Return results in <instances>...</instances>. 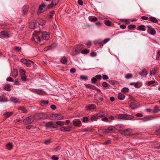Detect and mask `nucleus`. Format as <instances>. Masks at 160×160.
<instances>
[{
	"instance_id": "1",
	"label": "nucleus",
	"mask_w": 160,
	"mask_h": 160,
	"mask_svg": "<svg viewBox=\"0 0 160 160\" xmlns=\"http://www.w3.org/2000/svg\"><path fill=\"white\" fill-rule=\"evenodd\" d=\"M47 8H48V5L47 6V5L45 3L42 4L39 7L37 14L39 15L41 13L47 10Z\"/></svg>"
},
{
	"instance_id": "2",
	"label": "nucleus",
	"mask_w": 160,
	"mask_h": 160,
	"mask_svg": "<svg viewBox=\"0 0 160 160\" xmlns=\"http://www.w3.org/2000/svg\"><path fill=\"white\" fill-rule=\"evenodd\" d=\"M128 103L129 107L132 109H134L137 108V102L133 99L129 100Z\"/></svg>"
},
{
	"instance_id": "3",
	"label": "nucleus",
	"mask_w": 160,
	"mask_h": 160,
	"mask_svg": "<svg viewBox=\"0 0 160 160\" xmlns=\"http://www.w3.org/2000/svg\"><path fill=\"white\" fill-rule=\"evenodd\" d=\"M34 119L35 118L33 116H29L24 119L23 120V122L25 124H28L32 122Z\"/></svg>"
},
{
	"instance_id": "4",
	"label": "nucleus",
	"mask_w": 160,
	"mask_h": 160,
	"mask_svg": "<svg viewBox=\"0 0 160 160\" xmlns=\"http://www.w3.org/2000/svg\"><path fill=\"white\" fill-rule=\"evenodd\" d=\"M21 61L23 63L25 64L27 67H30L34 64V62L33 61L25 58L22 59L21 60Z\"/></svg>"
},
{
	"instance_id": "5",
	"label": "nucleus",
	"mask_w": 160,
	"mask_h": 160,
	"mask_svg": "<svg viewBox=\"0 0 160 160\" xmlns=\"http://www.w3.org/2000/svg\"><path fill=\"white\" fill-rule=\"evenodd\" d=\"M19 72L20 74L21 79L23 81H26L27 78L25 75V72L22 69H21L19 70Z\"/></svg>"
},
{
	"instance_id": "6",
	"label": "nucleus",
	"mask_w": 160,
	"mask_h": 160,
	"mask_svg": "<svg viewBox=\"0 0 160 160\" xmlns=\"http://www.w3.org/2000/svg\"><path fill=\"white\" fill-rule=\"evenodd\" d=\"M72 123L74 126L80 127L81 126L82 122L79 119H75L72 121Z\"/></svg>"
},
{
	"instance_id": "7",
	"label": "nucleus",
	"mask_w": 160,
	"mask_h": 160,
	"mask_svg": "<svg viewBox=\"0 0 160 160\" xmlns=\"http://www.w3.org/2000/svg\"><path fill=\"white\" fill-rule=\"evenodd\" d=\"M50 38L49 34L47 32H43L42 35V39H44L47 40H48Z\"/></svg>"
},
{
	"instance_id": "8",
	"label": "nucleus",
	"mask_w": 160,
	"mask_h": 160,
	"mask_svg": "<svg viewBox=\"0 0 160 160\" xmlns=\"http://www.w3.org/2000/svg\"><path fill=\"white\" fill-rule=\"evenodd\" d=\"M40 37L36 34H33L32 36V40H33L36 42H39L41 41Z\"/></svg>"
},
{
	"instance_id": "9",
	"label": "nucleus",
	"mask_w": 160,
	"mask_h": 160,
	"mask_svg": "<svg viewBox=\"0 0 160 160\" xmlns=\"http://www.w3.org/2000/svg\"><path fill=\"white\" fill-rule=\"evenodd\" d=\"M104 130L107 133L114 132L115 131V128L112 126H109L107 129H104Z\"/></svg>"
},
{
	"instance_id": "10",
	"label": "nucleus",
	"mask_w": 160,
	"mask_h": 160,
	"mask_svg": "<svg viewBox=\"0 0 160 160\" xmlns=\"http://www.w3.org/2000/svg\"><path fill=\"white\" fill-rule=\"evenodd\" d=\"M58 2L59 0H53L50 4L48 5V8H53L58 3Z\"/></svg>"
},
{
	"instance_id": "11",
	"label": "nucleus",
	"mask_w": 160,
	"mask_h": 160,
	"mask_svg": "<svg viewBox=\"0 0 160 160\" xmlns=\"http://www.w3.org/2000/svg\"><path fill=\"white\" fill-rule=\"evenodd\" d=\"M72 127H69V126H66V127H63L61 128L60 129V130L62 132H68L70 131V130L72 129Z\"/></svg>"
},
{
	"instance_id": "12",
	"label": "nucleus",
	"mask_w": 160,
	"mask_h": 160,
	"mask_svg": "<svg viewBox=\"0 0 160 160\" xmlns=\"http://www.w3.org/2000/svg\"><path fill=\"white\" fill-rule=\"evenodd\" d=\"M83 45L82 44H78L76 45L75 48V52H76L79 53L78 51H80L83 48Z\"/></svg>"
},
{
	"instance_id": "13",
	"label": "nucleus",
	"mask_w": 160,
	"mask_h": 160,
	"mask_svg": "<svg viewBox=\"0 0 160 160\" xmlns=\"http://www.w3.org/2000/svg\"><path fill=\"white\" fill-rule=\"evenodd\" d=\"M9 37L8 33L6 31H2L0 32V38H4L6 37Z\"/></svg>"
},
{
	"instance_id": "14",
	"label": "nucleus",
	"mask_w": 160,
	"mask_h": 160,
	"mask_svg": "<svg viewBox=\"0 0 160 160\" xmlns=\"http://www.w3.org/2000/svg\"><path fill=\"white\" fill-rule=\"evenodd\" d=\"M53 122L52 121H50L45 123V127L46 128V129H51L52 128L53 126Z\"/></svg>"
},
{
	"instance_id": "15",
	"label": "nucleus",
	"mask_w": 160,
	"mask_h": 160,
	"mask_svg": "<svg viewBox=\"0 0 160 160\" xmlns=\"http://www.w3.org/2000/svg\"><path fill=\"white\" fill-rule=\"evenodd\" d=\"M139 74L141 76L144 77H146L147 75L148 72L145 68H143L142 71L139 72Z\"/></svg>"
},
{
	"instance_id": "16",
	"label": "nucleus",
	"mask_w": 160,
	"mask_h": 160,
	"mask_svg": "<svg viewBox=\"0 0 160 160\" xmlns=\"http://www.w3.org/2000/svg\"><path fill=\"white\" fill-rule=\"evenodd\" d=\"M52 117H54L55 119H62L63 118V116L60 114H52Z\"/></svg>"
},
{
	"instance_id": "17",
	"label": "nucleus",
	"mask_w": 160,
	"mask_h": 160,
	"mask_svg": "<svg viewBox=\"0 0 160 160\" xmlns=\"http://www.w3.org/2000/svg\"><path fill=\"white\" fill-rule=\"evenodd\" d=\"M55 46L56 44L54 43H53L52 45L45 48L44 50L45 51H47L49 50H52L53 49Z\"/></svg>"
},
{
	"instance_id": "18",
	"label": "nucleus",
	"mask_w": 160,
	"mask_h": 160,
	"mask_svg": "<svg viewBox=\"0 0 160 160\" xmlns=\"http://www.w3.org/2000/svg\"><path fill=\"white\" fill-rule=\"evenodd\" d=\"M131 130L130 129H127L123 131L122 132V134H124L125 135L128 136L130 135Z\"/></svg>"
},
{
	"instance_id": "19",
	"label": "nucleus",
	"mask_w": 160,
	"mask_h": 160,
	"mask_svg": "<svg viewBox=\"0 0 160 160\" xmlns=\"http://www.w3.org/2000/svg\"><path fill=\"white\" fill-rule=\"evenodd\" d=\"M28 6L27 5L24 6L22 8V12L23 15L26 14L28 12Z\"/></svg>"
},
{
	"instance_id": "20",
	"label": "nucleus",
	"mask_w": 160,
	"mask_h": 160,
	"mask_svg": "<svg viewBox=\"0 0 160 160\" xmlns=\"http://www.w3.org/2000/svg\"><path fill=\"white\" fill-rule=\"evenodd\" d=\"M148 32L152 35H154L156 34V32L154 29L152 28L147 30Z\"/></svg>"
},
{
	"instance_id": "21",
	"label": "nucleus",
	"mask_w": 160,
	"mask_h": 160,
	"mask_svg": "<svg viewBox=\"0 0 160 160\" xmlns=\"http://www.w3.org/2000/svg\"><path fill=\"white\" fill-rule=\"evenodd\" d=\"M124 120H131L134 117L132 115L125 114Z\"/></svg>"
},
{
	"instance_id": "22",
	"label": "nucleus",
	"mask_w": 160,
	"mask_h": 160,
	"mask_svg": "<svg viewBox=\"0 0 160 160\" xmlns=\"http://www.w3.org/2000/svg\"><path fill=\"white\" fill-rule=\"evenodd\" d=\"M149 20L153 23H157L158 22V20L155 17L152 16L149 18Z\"/></svg>"
},
{
	"instance_id": "23",
	"label": "nucleus",
	"mask_w": 160,
	"mask_h": 160,
	"mask_svg": "<svg viewBox=\"0 0 160 160\" xmlns=\"http://www.w3.org/2000/svg\"><path fill=\"white\" fill-rule=\"evenodd\" d=\"M86 108L87 110H90L91 109H94L95 108V106L93 104H90L86 106Z\"/></svg>"
},
{
	"instance_id": "24",
	"label": "nucleus",
	"mask_w": 160,
	"mask_h": 160,
	"mask_svg": "<svg viewBox=\"0 0 160 160\" xmlns=\"http://www.w3.org/2000/svg\"><path fill=\"white\" fill-rule=\"evenodd\" d=\"M125 98V96L121 92L118 93V98L120 100H123Z\"/></svg>"
},
{
	"instance_id": "25",
	"label": "nucleus",
	"mask_w": 160,
	"mask_h": 160,
	"mask_svg": "<svg viewBox=\"0 0 160 160\" xmlns=\"http://www.w3.org/2000/svg\"><path fill=\"white\" fill-rule=\"evenodd\" d=\"M18 109L21 110L22 113H26L27 112V109L23 107H20L18 108Z\"/></svg>"
},
{
	"instance_id": "26",
	"label": "nucleus",
	"mask_w": 160,
	"mask_h": 160,
	"mask_svg": "<svg viewBox=\"0 0 160 160\" xmlns=\"http://www.w3.org/2000/svg\"><path fill=\"white\" fill-rule=\"evenodd\" d=\"M37 115L38 117V118L40 119L45 118V114L43 113H38Z\"/></svg>"
},
{
	"instance_id": "27",
	"label": "nucleus",
	"mask_w": 160,
	"mask_h": 160,
	"mask_svg": "<svg viewBox=\"0 0 160 160\" xmlns=\"http://www.w3.org/2000/svg\"><path fill=\"white\" fill-rule=\"evenodd\" d=\"M68 61V58L65 57H62L61 59V62L63 64H66Z\"/></svg>"
},
{
	"instance_id": "28",
	"label": "nucleus",
	"mask_w": 160,
	"mask_h": 160,
	"mask_svg": "<svg viewBox=\"0 0 160 160\" xmlns=\"http://www.w3.org/2000/svg\"><path fill=\"white\" fill-rule=\"evenodd\" d=\"M145 26L144 25H141L137 27V29L138 30L145 31L146 29L145 28Z\"/></svg>"
},
{
	"instance_id": "29",
	"label": "nucleus",
	"mask_w": 160,
	"mask_h": 160,
	"mask_svg": "<svg viewBox=\"0 0 160 160\" xmlns=\"http://www.w3.org/2000/svg\"><path fill=\"white\" fill-rule=\"evenodd\" d=\"M4 89L8 91H9L11 90V85L10 84H8L4 86Z\"/></svg>"
},
{
	"instance_id": "30",
	"label": "nucleus",
	"mask_w": 160,
	"mask_h": 160,
	"mask_svg": "<svg viewBox=\"0 0 160 160\" xmlns=\"http://www.w3.org/2000/svg\"><path fill=\"white\" fill-rule=\"evenodd\" d=\"M18 74V71L15 70V69L13 70V71L12 72V76L14 77H16Z\"/></svg>"
},
{
	"instance_id": "31",
	"label": "nucleus",
	"mask_w": 160,
	"mask_h": 160,
	"mask_svg": "<svg viewBox=\"0 0 160 160\" xmlns=\"http://www.w3.org/2000/svg\"><path fill=\"white\" fill-rule=\"evenodd\" d=\"M46 22V21L41 19H39L38 21V24L41 26H42Z\"/></svg>"
},
{
	"instance_id": "32",
	"label": "nucleus",
	"mask_w": 160,
	"mask_h": 160,
	"mask_svg": "<svg viewBox=\"0 0 160 160\" xmlns=\"http://www.w3.org/2000/svg\"><path fill=\"white\" fill-rule=\"evenodd\" d=\"M86 86L87 88L92 89V90H96V87L92 85L87 84Z\"/></svg>"
},
{
	"instance_id": "33",
	"label": "nucleus",
	"mask_w": 160,
	"mask_h": 160,
	"mask_svg": "<svg viewBox=\"0 0 160 160\" xmlns=\"http://www.w3.org/2000/svg\"><path fill=\"white\" fill-rule=\"evenodd\" d=\"M160 111V110L159 109V107L156 105L154 108L153 112L156 113Z\"/></svg>"
},
{
	"instance_id": "34",
	"label": "nucleus",
	"mask_w": 160,
	"mask_h": 160,
	"mask_svg": "<svg viewBox=\"0 0 160 160\" xmlns=\"http://www.w3.org/2000/svg\"><path fill=\"white\" fill-rule=\"evenodd\" d=\"M8 101L7 98L5 97L0 96V102H7Z\"/></svg>"
},
{
	"instance_id": "35",
	"label": "nucleus",
	"mask_w": 160,
	"mask_h": 160,
	"mask_svg": "<svg viewBox=\"0 0 160 160\" xmlns=\"http://www.w3.org/2000/svg\"><path fill=\"white\" fill-rule=\"evenodd\" d=\"M80 78L82 80L86 81L88 79V77L86 76L81 75L80 76Z\"/></svg>"
},
{
	"instance_id": "36",
	"label": "nucleus",
	"mask_w": 160,
	"mask_h": 160,
	"mask_svg": "<svg viewBox=\"0 0 160 160\" xmlns=\"http://www.w3.org/2000/svg\"><path fill=\"white\" fill-rule=\"evenodd\" d=\"M13 113L11 112H7L4 114V116L6 118H8L13 114Z\"/></svg>"
},
{
	"instance_id": "37",
	"label": "nucleus",
	"mask_w": 160,
	"mask_h": 160,
	"mask_svg": "<svg viewBox=\"0 0 160 160\" xmlns=\"http://www.w3.org/2000/svg\"><path fill=\"white\" fill-rule=\"evenodd\" d=\"M98 119V118L97 117L96 115H93L91 116L90 119L91 120V122H93V121H97Z\"/></svg>"
},
{
	"instance_id": "38",
	"label": "nucleus",
	"mask_w": 160,
	"mask_h": 160,
	"mask_svg": "<svg viewBox=\"0 0 160 160\" xmlns=\"http://www.w3.org/2000/svg\"><path fill=\"white\" fill-rule=\"evenodd\" d=\"M6 147L7 149L10 150L12 148L13 145L12 143H9L6 144Z\"/></svg>"
},
{
	"instance_id": "39",
	"label": "nucleus",
	"mask_w": 160,
	"mask_h": 160,
	"mask_svg": "<svg viewBox=\"0 0 160 160\" xmlns=\"http://www.w3.org/2000/svg\"><path fill=\"white\" fill-rule=\"evenodd\" d=\"M121 91L123 93H127L129 92V89L128 88L124 87L122 89Z\"/></svg>"
},
{
	"instance_id": "40",
	"label": "nucleus",
	"mask_w": 160,
	"mask_h": 160,
	"mask_svg": "<svg viewBox=\"0 0 160 160\" xmlns=\"http://www.w3.org/2000/svg\"><path fill=\"white\" fill-rule=\"evenodd\" d=\"M11 101L14 102V103H16L18 102V100L16 98H10Z\"/></svg>"
},
{
	"instance_id": "41",
	"label": "nucleus",
	"mask_w": 160,
	"mask_h": 160,
	"mask_svg": "<svg viewBox=\"0 0 160 160\" xmlns=\"http://www.w3.org/2000/svg\"><path fill=\"white\" fill-rule=\"evenodd\" d=\"M29 27L31 29H34L35 27V23L34 22H31L29 23Z\"/></svg>"
},
{
	"instance_id": "42",
	"label": "nucleus",
	"mask_w": 160,
	"mask_h": 160,
	"mask_svg": "<svg viewBox=\"0 0 160 160\" xmlns=\"http://www.w3.org/2000/svg\"><path fill=\"white\" fill-rule=\"evenodd\" d=\"M55 14V11H52L50 12L49 15H48V16L49 17V18L50 19L52 18L53 16Z\"/></svg>"
},
{
	"instance_id": "43",
	"label": "nucleus",
	"mask_w": 160,
	"mask_h": 160,
	"mask_svg": "<svg viewBox=\"0 0 160 160\" xmlns=\"http://www.w3.org/2000/svg\"><path fill=\"white\" fill-rule=\"evenodd\" d=\"M125 114H119L118 115V118L119 119L124 120Z\"/></svg>"
},
{
	"instance_id": "44",
	"label": "nucleus",
	"mask_w": 160,
	"mask_h": 160,
	"mask_svg": "<svg viewBox=\"0 0 160 160\" xmlns=\"http://www.w3.org/2000/svg\"><path fill=\"white\" fill-rule=\"evenodd\" d=\"M94 43L95 44H98L100 45V46H103V43H102V41H101L99 40H98L97 41L94 42Z\"/></svg>"
},
{
	"instance_id": "45",
	"label": "nucleus",
	"mask_w": 160,
	"mask_h": 160,
	"mask_svg": "<svg viewBox=\"0 0 160 160\" xmlns=\"http://www.w3.org/2000/svg\"><path fill=\"white\" fill-rule=\"evenodd\" d=\"M132 74L131 73H128L126 74L125 76V78L127 79L131 78H132Z\"/></svg>"
},
{
	"instance_id": "46",
	"label": "nucleus",
	"mask_w": 160,
	"mask_h": 160,
	"mask_svg": "<svg viewBox=\"0 0 160 160\" xmlns=\"http://www.w3.org/2000/svg\"><path fill=\"white\" fill-rule=\"evenodd\" d=\"M82 122H89V119L88 117H83L82 118Z\"/></svg>"
},
{
	"instance_id": "47",
	"label": "nucleus",
	"mask_w": 160,
	"mask_h": 160,
	"mask_svg": "<svg viewBox=\"0 0 160 160\" xmlns=\"http://www.w3.org/2000/svg\"><path fill=\"white\" fill-rule=\"evenodd\" d=\"M157 68H154L153 70H152V71H151L150 72V75H152V74H155L156 72H157Z\"/></svg>"
},
{
	"instance_id": "48",
	"label": "nucleus",
	"mask_w": 160,
	"mask_h": 160,
	"mask_svg": "<svg viewBox=\"0 0 160 160\" xmlns=\"http://www.w3.org/2000/svg\"><path fill=\"white\" fill-rule=\"evenodd\" d=\"M154 118V117H146L144 118V120L143 121V122H146L149 120L153 119Z\"/></svg>"
},
{
	"instance_id": "49",
	"label": "nucleus",
	"mask_w": 160,
	"mask_h": 160,
	"mask_svg": "<svg viewBox=\"0 0 160 160\" xmlns=\"http://www.w3.org/2000/svg\"><path fill=\"white\" fill-rule=\"evenodd\" d=\"M89 52V50L87 49H85L82 50L81 53L82 54H87Z\"/></svg>"
},
{
	"instance_id": "50",
	"label": "nucleus",
	"mask_w": 160,
	"mask_h": 160,
	"mask_svg": "<svg viewBox=\"0 0 160 160\" xmlns=\"http://www.w3.org/2000/svg\"><path fill=\"white\" fill-rule=\"evenodd\" d=\"M56 123L57 125L60 126H63L64 124V122L61 121H57Z\"/></svg>"
},
{
	"instance_id": "51",
	"label": "nucleus",
	"mask_w": 160,
	"mask_h": 160,
	"mask_svg": "<svg viewBox=\"0 0 160 160\" xmlns=\"http://www.w3.org/2000/svg\"><path fill=\"white\" fill-rule=\"evenodd\" d=\"M123 126L122 125H118L116 126L115 127L116 129L118 130H121V128L123 129Z\"/></svg>"
},
{
	"instance_id": "52",
	"label": "nucleus",
	"mask_w": 160,
	"mask_h": 160,
	"mask_svg": "<svg viewBox=\"0 0 160 160\" xmlns=\"http://www.w3.org/2000/svg\"><path fill=\"white\" fill-rule=\"evenodd\" d=\"M96 115L97 117H103L105 116V115H102L101 112H100L99 113H97L96 114Z\"/></svg>"
},
{
	"instance_id": "53",
	"label": "nucleus",
	"mask_w": 160,
	"mask_h": 160,
	"mask_svg": "<svg viewBox=\"0 0 160 160\" xmlns=\"http://www.w3.org/2000/svg\"><path fill=\"white\" fill-rule=\"evenodd\" d=\"M136 26L135 25H131L128 26V28L130 30L136 28Z\"/></svg>"
},
{
	"instance_id": "54",
	"label": "nucleus",
	"mask_w": 160,
	"mask_h": 160,
	"mask_svg": "<svg viewBox=\"0 0 160 160\" xmlns=\"http://www.w3.org/2000/svg\"><path fill=\"white\" fill-rule=\"evenodd\" d=\"M105 24L108 26H110L111 25V22L109 20H106L104 21Z\"/></svg>"
},
{
	"instance_id": "55",
	"label": "nucleus",
	"mask_w": 160,
	"mask_h": 160,
	"mask_svg": "<svg viewBox=\"0 0 160 160\" xmlns=\"http://www.w3.org/2000/svg\"><path fill=\"white\" fill-rule=\"evenodd\" d=\"M89 21L91 22H95L97 21L98 18L95 17L93 18L89 19Z\"/></svg>"
},
{
	"instance_id": "56",
	"label": "nucleus",
	"mask_w": 160,
	"mask_h": 160,
	"mask_svg": "<svg viewBox=\"0 0 160 160\" xmlns=\"http://www.w3.org/2000/svg\"><path fill=\"white\" fill-rule=\"evenodd\" d=\"M41 103H42L44 105H48V101L47 100H42L40 102Z\"/></svg>"
},
{
	"instance_id": "57",
	"label": "nucleus",
	"mask_w": 160,
	"mask_h": 160,
	"mask_svg": "<svg viewBox=\"0 0 160 160\" xmlns=\"http://www.w3.org/2000/svg\"><path fill=\"white\" fill-rule=\"evenodd\" d=\"M154 148L157 149H160V143H158L154 145Z\"/></svg>"
},
{
	"instance_id": "58",
	"label": "nucleus",
	"mask_w": 160,
	"mask_h": 160,
	"mask_svg": "<svg viewBox=\"0 0 160 160\" xmlns=\"http://www.w3.org/2000/svg\"><path fill=\"white\" fill-rule=\"evenodd\" d=\"M130 85H134V87L135 88H137L138 87V82H137V83L132 82L130 84Z\"/></svg>"
},
{
	"instance_id": "59",
	"label": "nucleus",
	"mask_w": 160,
	"mask_h": 160,
	"mask_svg": "<svg viewBox=\"0 0 160 160\" xmlns=\"http://www.w3.org/2000/svg\"><path fill=\"white\" fill-rule=\"evenodd\" d=\"M97 81V78H92L91 79L92 83L94 84H96V82Z\"/></svg>"
},
{
	"instance_id": "60",
	"label": "nucleus",
	"mask_w": 160,
	"mask_h": 160,
	"mask_svg": "<svg viewBox=\"0 0 160 160\" xmlns=\"http://www.w3.org/2000/svg\"><path fill=\"white\" fill-rule=\"evenodd\" d=\"M51 158L54 160H58L59 159V158L55 155L52 156Z\"/></svg>"
},
{
	"instance_id": "61",
	"label": "nucleus",
	"mask_w": 160,
	"mask_h": 160,
	"mask_svg": "<svg viewBox=\"0 0 160 160\" xmlns=\"http://www.w3.org/2000/svg\"><path fill=\"white\" fill-rule=\"evenodd\" d=\"M102 85L103 87L106 88L108 86V84L106 82H103Z\"/></svg>"
},
{
	"instance_id": "62",
	"label": "nucleus",
	"mask_w": 160,
	"mask_h": 160,
	"mask_svg": "<svg viewBox=\"0 0 160 160\" xmlns=\"http://www.w3.org/2000/svg\"><path fill=\"white\" fill-rule=\"evenodd\" d=\"M14 49L16 51L19 52L21 50V48L19 47L16 46L14 47Z\"/></svg>"
},
{
	"instance_id": "63",
	"label": "nucleus",
	"mask_w": 160,
	"mask_h": 160,
	"mask_svg": "<svg viewBox=\"0 0 160 160\" xmlns=\"http://www.w3.org/2000/svg\"><path fill=\"white\" fill-rule=\"evenodd\" d=\"M110 40L109 38H106L102 42L104 44L107 43L108 41H109Z\"/></svg>"
},
{
	"instance_id": "64",
	"label": "nucleus",
	"mask_w": 160,
	"mask_h": 160,
	"mask_svg": "<svg viewBox=\"0 0 160 160\" xmlns=\"http://www.w3.org/2000/svg\"><path fill=\"white\" fill-rule=\"evenodd\" d=\"M7 81L8 82H12L13 81V79L12 78L9 77L7 78Z\"/></svg>"
}]
</instances>
